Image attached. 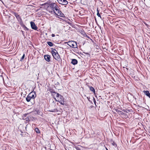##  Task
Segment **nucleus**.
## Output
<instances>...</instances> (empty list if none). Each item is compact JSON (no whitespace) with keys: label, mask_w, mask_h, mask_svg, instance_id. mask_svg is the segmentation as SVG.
Segmentation results:
<instances>
[{"label":"nucleus","mask_w":150,"mask_h":150,"mask_svg":"<svg viewBox=\"0 0 150 150\" xmlns=\"http://www.w3.org/2000/svg\"><path fill=\"white\" fill-rule=\"evenodd\" d=\"M52 50L51 51V53L54 58L58 61L62 62V59L60 57L57 51L55 49L52 48Z\"/></svg>","instance_id":"1"},{"label":"nucleus","mask_w":150,"mask_h":150,"mask_svg":"<svg viewBox=\"0 0 150 150\" xmlns=\"http://www.w3.org/2000/svg\"><path fill=\"white\" fill-rule=\"evenodd\" d=\"M56 96L57 98V99L55 98H54L56 101L59 102L62 105L64 104V98L62 95L57 93L56 94Z\"/></svg>","instance_id":"2"},{"label":"nucleus","mask_w":150,"mask_h":150,"mask_svg":"<svg viewBox=\"0 0 150 150\" xmlns=\"http://www.w3.org/2000/svg\"><path fill=\"white\" fill-rule=\"evenodd\" d=\"M47 7H49V6L51 8L52 10L54 12V13L55 15H57V14L55 12V10L57 11L58 8H59V6L58 5L55 4V3H52L51 4H49L48 6H47Z\"/></svg>","instance_id":"3"},{"label":"nucleus","mask_w":150,"mask_h":150,"mask_svg":"<svg viewBox=\"0 0 150 150\" xmlns=\"http://www.w3.org/2000/svg\"><path fill=\"white\" fill-rule=\"evenodd\" d=\"M68 45L70 47L74 48H77V45L76 42L74 41H69L68 42Z\"/></svg>","instance_id":"4"},{"label":"nucleus","mask_w":150,"mask_h":150,"mask_svg":"<svg viewBox=\"0 0 150 150\" xmlns=\"http://www.w3.org/2000/svg\"><path fill=\"white\" fill-rule=\"evenodd\" d=\"M30 25L32 28L35 30H37L38 28L37 26L36 25L35 23L32 21L30 22Z\"/></svg>","instance_id":"5"},{"label":"nucleus","mask_w":150,"mask_h":150,"mask_svg":"<svg viewBox=\"0 0 150 150\" xmlns=\"http://www.w3.org/2000/svg\"><path fill=\"white\" fill-rule=\"evenodd\" d=\"M58 2L63 5H67L68 4V2L66 0H57Z\"/></svg>","instance_id":"6"},{"label":"nucleus","mask_w":150,"mask_h":150,"mask_svg":"<svg viewBox=\"0 0 150 150\" xmlns=\"http://www.w3.org/2000/svg\"><path fill=\"white\" fill-rule=\"evenodd\" d=\"M35 94V91L33 92V91L30 93L28 95L29 96L31 99L33 98V99H34L35 97V96H34V95Z\"/></svg>","instance_id":"7"},{"label":"nucleus","mask_w":150,"mask_h":150,"mask_svg":"<svg viewBox=\"0 0 150 150\" xmlns=\"http://www.w3.org/2000/svg\"><path fill=\"white\" fill-rule=\"evenodd\" d=\"M49 91L52 94V95L53 96H55V95H56L57 93L55 92L54 90L53 89L50 88L49 89Z\"/></svg>","instance_id":"8"},{"label":"nucleus","mask_w":150,"mask_h":150,"mask_svg":"<svg viewBox=\"0 0 150 150\" xmlns=\"http://www.w3.org/2000/svg\"><path fill=\"white\" fill-rule=\"evenodd\" d=\"M44 58L45 60L48 62H50V57L49 55H45Z\"/></svg>","instance_id":"9"},{"label":"nucleus","mask_w":150,"mask_h":150,"mask_svg":"<svg viewBox=\"0 0 150 150\" xmlns=\"http://www.w3.org/2000/svg\"><path fill=\"white\" fill-rule=\"evenodd\" d=\"M13 14L16 17L18 21L21 19V17L17 13L14 12Z\"/></svg>","instance_id":"10"},{"label":"nucleus","mask_w":150,"mask_h":150,"mask_svg":"<svg viewBox=\"0 0 150 150\" xmlns=\"http://www.w3.org/2000/svg\"><path fill=\"white\" fill-rule=\"evenodd\" d=\"M78 63V61L75 59H72V61L71 63L73 65H75L77 64Z\"/></svg>","instance_id":"11"},{"label":"nucleus","mask_w":150,"mask_h":150,"mask_svg":"<svg viewBox=\"0 0 150 150\" xmlns=\"http://www.w3.org/2000/svg\"><path fill=\"white\" fill-rule=\"evenodd\" d=\"M144 93L147 96L149 97L150 98V93H149V92L148 91H143Z\"/></svg>","instance_id":"12"},{"label":"nucleus","mask_w":150,"mask_h":150,"mask_svg":"<svg viewBox=\"0 0 150 150\" xmlns=\"http://www.w3.org/2000/svg\"><path fill=\"white\" fill-rule=\"evenodd\" d=\"M88 86L90 90L92 92H93V93H94L95 94V89L92 86Z\"/></svg>","instance_id":"13"},{"label":"nucleus","mask_w":150,"mask_h":150,"mask_svg":"<svg viewBox=\"0 0 150 150\" xmlns=\"http://www.w3.org/2000/svg\"><path fill=\"white\" fill-rule=\"evenodd\" d=\"M31 99V98L28 95L27 96V97L26 98V100L28 102H29L30 101Z\"/></svg>","instance_id":"14"},{"label":"nucleus","mask_w":150,"mask_h":150,"mask_svg":"<svg viewBox=\"0 0 150 150\" xmlns=\"http://www.w3.org/2000/svg\"><path fill=\"white\" fill-rule=\"evenodd\" d=\"M35 130L37 133H40V131L38 127L35 128Z\"/></svg>","instance_id":"15"},{"label":"nucleus","mask_w":150,"mask_h":150,"mask_svg":"<svg viewBox=\"0 0 150 150\" xmlns=\"http://www.w3.org/2000/svg\"><path fill=\"white\" fill-rule=\"evenodd\" d=\"M47 44L50 47H52L53 46V44L51 42H47Z\"/></svg>","instance_id":"16"},{"label":"nucleus","mask_w":150,"mask_h":150,"mask_svg":"<svg viewBox=\"0 0 150 150\" xmlns=\"http://www.w3.org/2000/svg\"><path fill=\"white\" fill-rule=\"evenodd\" d=\"M50 111L51 112H57L58 111V110L57 109L55 108L54 109H52L50 110Z\"/></svg>","instance_id":"17"},{"label":"nucleus","mask_w":150,"mask_h":150,"mask_svg":"<svg viewBox=\"0 0 150 150\" xmlns=\"http://www.w3.org/2000/svg\"><path fill=\"white\" fill-rule=\"evenodd\" d=\"M58 16L62 17H65L64 14L63 13H62L61 14L59 13V14L58 15Z\"/></svg>","instance_id":"18"},{"label":"nucleus","mask_w":150,"mask_h":150,"mask_svg":"<svg viewBox=\"0 0 150 150\" xmlns=\"http://www.w3.org/2000/svg\"><path fill=\"white\" fill-rule=\"evenodd\" d=\"M58 10L57 11H57L58 14H59V13L61 14V13H62V12H61V11H60V8H58Z\"/></svg>","instance_id":"19"},{"label":"nucleus","mask_w":150,"mask_h":150,"mask_svg":"<svg viewBox=\"0 0 150 150\" xmlns=\"http://www.w3.org/2000/svg\"><path fill=\"white\" fill-rule=\"evenodd\" d=\"M111 142H112V144L114 146H117L116 144L115 143V142L113 141H111Z\"/></svg>","instance_id":"20"},{"label":"nucleus","mask_w":150,"mask_h":150,"mask_svg":"<svg viewBox=\"0 0 150 150\" xmlns=\"http://www.w3.org/2000/svg\"><path fill=\"white\" fill-rule=\"evenodd\" d=\"M25 54H23V56L21 58V59L20 60V61H22L24 59V58L25 57Z\"/></svg>","instance_id":"21"},{"label":"nucleus","mask_w":150,"mask_h":150,"mask_svg":"<svg viewBox=\"0 0 150 150\" xmlns=\"http://www.w3.org/2000/svg\"><path fill=\"white\" fill-rule=\"evenodd\" d=\"M47 5V6H48L49 5V4H48L47 3H44V4H42L40 5L42 6H43L45 5Z\"/></svg>","instance_id":"22"},{"label":"nucleus","mask_w":150,"mask_h":150,"mask_svg":"<svg viewBox=\"0 0 150 150\" xmlns=\"http://www.w3.org/2000/svg\"><path fill=\"white\" fill-rule=\"evenodd\" d=\"M18 21L19 22V24H21V23H23V21H22V19H20Z\"/></svg>","instance_id":"23"},{"label":"nucleus","mask_w":150,"mask_h":150,"mask_svg":"<svg viewBox=\"0 0 150 150\" xmlns=\"http://www.w3.org/2000/svg\"><path fill=\"white\" fill-rule=\"evenodd\" d=\"M93 102L96 105V100L95 99V98H93Z\"/></svg>","instance_id":"24"},{"label":"nucleus","mask_w":150,"mask_h":150,"mask_svg":"<svg viewBox=\"0 0 150 150\" xmlns=\"http://www.w3.org/2000/svg\"><path fill=\"white\" fill-rule=\"evenodd\" d=\"M97 15L99 17H100V18H101V17L100 13H99V12H98V13H97Z\"/></svg>","instance_id":"25"},{"label":"nucleus","mask_w":150,"mask_h":150,"mask_svg":"<svg viewBox=\"0 0 150 150\" xmlns=\"http://www.w3.org/2000/svg\"><path fill=\"white\" fill-rule=\"evenodd\" d=\"M23 27L24 28L25 30H28V29L26 27V26L25 25V26H23Z\"/></svg>","instance_id":"26"},{"label":"nucleus","mask_w":150,"mask_h":150,"mask_svg":"<svg viewBox=\"0 0 150 150\" xmlns=\"http://www.w3.org/2000/svg\"><path fill=\"white\" fill-rule=\"evenodd\" d=\"M83 52L85 54H86L89 55V56H90V54L88 53V52Z\"/></svg>","instance_id":"27"},{"label":"nucleus","mask_w":150,"mask_h":150,"mask_svg":"<svg viewBox=\"0 0 150 150\" xmlns=\"http://www.w3.org/2000/svg\"><path fill=\"white\" fill-rule=\"evenodd\" d=\"M122 113L123 112L121 111H118V113H119L120 114H122Z\"/></svg>","instance_id":"28"},{"label":"nucleus","mask_w":150,"mask_h":150,"mask_svg":"<svg viewBox=\"0 0 150 150\" xmlns=\"http://www.w3.org/2000/svg\"><path fill=\"white\" fill-rule=\"evenodd\" d=\"M20 25L22 27H23V26H25V25H24L23 23L21 24Z\"/></svg>","instance_id":"29"},{"label":"nucleus","mask_w":150,"mask_h":150,"mask_svg":"<svg viewBox=\"0 0 150 150\" xmlns=\"http://www.w3.org/2000/svg\"><path fill=\"white\" fill-rule=\"evenodd\" d=\"M94 134H95V132H94V131H93V132L92 133V137H93L94 136Z\"/></svg>","instance_id":"30"},{"label":"nucleus","mask_w":150,"mask_h":150,"mask_svg":"<svg viewBox=\"0 0 150 150\" xmlns=\"http://www.w3.org/2000/svg\"><path fill=\"white\" fill-rule=\"evenodd\" d=\"M129 110H125L124 112H126L127 113H128L129 112Z\"/></svg>","instance_id":"31"},{"label":"nucleus","mask_w":150,"mask_h":150,"mask_svg":"<svg viewBox=\"0 0 150 150\" xmlns=\"http://www.w3.org/2000/svg\"><path fill=\"white\" fill-rule=\"evenodd\" d=\"M47 148L45 147L43 149H42V150H46Z\"/></svg>","instance_id":"32"},{"label":"nucleus","mask_w":150,"mask_h":150,"mask_svg":"<svg viewBox=\"0 0 150 150\" xmlns=\"http://www.w3.org/2000/svg\"><path fill=\"white\" fill-rule=\"evenodd\" d=\"M51 36L52 37H54L55 35L54 34H52Z\"/></svg>","instance_id":"33"},{"label":"nucleus","mask_w":150,"mask_h":150,"mask_svg":"<svg viewBox=\"0 0 150 150\" xmlns=\"http://www.w3.org/2000/svg\"><path fill=\"white\" fill-rule=\"evenodd\" d=\"M76 149L77 150H81V149L79 147H77Z\"/></svg>","instance_id":"34"},{"label":"nucleus","mask_w":150,"mask_h":150,"mask_svg":"<svg viewBox=\"0 0 150 150\" xmlns=\"http://www.w3.org/2000/svg\"><path fill=\"white\" fill-rule=\"evenodd\" d=\"M86 37L88 38V39H90V38L87 35H86Z\"/></svg>","instance_id":"35"},{"label":"nucleus","mask_w":150,"mask_h":150,"mask_svg":"<svg viewBox=\"0 0 150 150\" xmlns=\"http://www.w3.org/2000/svg\"><path fill=\"white\" fill-rule=\"evenodd\" d=\"M87 99L88 100L90 101V100H89L90 99V97H87Z\"/></svg>","instance_id":"36"},{"label":"nucleus","mask_w":150,"mask_h":150,"mask_svg":"<svg viewBox=\"0 0 150 150\" xmlns=\"http://www.w3.org/2000/svg\"><path fill=\"white\" fill-rule=\"evenodd\" d=\"M93 105H91V106H90V108H93Z\"/></svg>","instance_id":"37"},{"label":"nucleus","mask_w":150,"mask_h":150,"mask_svg":"<svg viewBox=\"0 0 150 150\" xmlns=\"http://www.w3.org/2000/svg\"><path fill=\"white\" fill-rule=\"evenodd\" d=\"M97 13H98V12H99V10H98V8H97Z\"/></svg>","instance_id":"38"},{"label":"nucleus","mask_w":150,"mask_h":150,"mask_svg":"<svg viewBox=\"0 0 150 150\" xmlns=\"http://www.w3.org/2000/svg\"><path fill=\"white\" fill-rule=\"evenodd\" d=\"M120 111V110H116V111L117 112H118V111Z\"/></svg>","instance_id":"39"},{"label":"nucleus","mask_w":150,"mask_h":150,"mask_svg":"<svg viewBox=\"0 0 150 150\" xmlns=\"http://www.w3.org/2000/svg\"><path fill=\"white\" fill-rule=\"evenodd\" d=\"M33 125H34V126H35V124H33Z\"/></svg>","instance_id":"40"},{"label":"nucleus","mask_w":150,"mask_h":150,"mask_svg":"<svg viewBox=\"0 0 150 150\" xmlns=\"http://www.w3.org/2000/svg\"><path fill=\"white\" fill-rule=\"evenodd\" d=\"M57 84H59V83L58 82H57Z\"/></svg>","instance_id":"41"},{"label":"nucleus","mask_w":150,"mask_h":150,"mask_svg":"<svg viewBox=\"0 0 150 150\" xmlns=\"http://www.w3.org/2000/svg\"><path fill=\"white\" fill-rule=\"evenodd\" d=\"M132 96H133V97L134 98L136 99V98H134V96H133V95H132Z\"/></svg>","instance_id":"42"},{"label":"nucleus","mask_w":150,"mask_h":150,"mask_svg":"<svg viewBox=\"0 0 150 150\" xmlns=\"http://www.w3.org/2000/svg\"><path fill=\"white\" fill-rule=\"evenodd\" d=\"M106 150H108V149L106 148Z\"/></svg>","instance_id":"43"},{"label":"nucleus","mask_w":150,"mask_h":150,"mask_svg":"<svg viewBox=\"0 0 150 150\" xmlns=\"http://www.w3.org/2000/svg\"><path fill=\"white\" fill-rule=\"evenodd\" d=\"M37 113H38V112L37 111H35Z\"/></svg>","instance_id":"44"}]
</instances>
